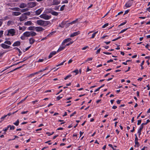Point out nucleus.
Listing matches in <instances>:
<instances>
[{
	"label": "nucleus",
	"instance_id": "f03ea898",
	"mask_svg": "<svg viewBox=\"0 0 150 150\" xmlns=\"http://www.w3.org/2000/svg\"><path fill=\"white\" fill-rule=\"evenodd\" d=\"M67 22L66 21H62L60 24L59 25V26L62 28H63L65 26H66L65 25L67 24V25H69L70 24H72V23H75V21H73L71 23H67Z\"/></svg>",
	"mask_w": 150,
	"mask_h": 150
},
{
	"label": "nucleus",
	"instance_id": "39448f33",
	"mask_svg": "<svg viewBox=\"0 0 150 150\" xmlns=\"http://www.w3.org/2000/svg\"><path fill=\"white\" fill-rule=\"evenodd\" d=\"M60 1L59 0H53L52 5H57L60 4Z\"/></svg>",
	"mask_w": 150,
	"mask_h": 150
},
{
	"label": "nucleus",
	"instance_id": "c03bdc74",
	"mask_svg": "<svg viewBox=\"0 0 150 150\" xmlns=\"http://www.w3.org/2000/svg\"><path fill=\"white\" fill-rule=\"evenodd\" d=\"M23 14L25 16H26V15L29 16L30 14V13L28 11L26 13H23Z\"/></svg>",
	"mask_w": 150,
	"mask_h": 150
},
{
	"label": "nucleus",
	"instance_id": "423d86ee",
	"mask_svg": "<svg viewBox=\"0 0 150 150\" xmlns=\"http://www.w3.org/2000/svg\"><path fill=\"white\" fill-rule=\"evenodd\" d=\"M27 17L26 16H25L23 14L20 17L19 20L20 21H22L27 18Z\"/></svg>",
	"mask_w": 150,
	"mask_h": 150
},
{
	"label": "nucleus",
	"instance_id": "69168bd1",
	"mask_svg": "<svg viewBox=\"0 0 150 150\" xmlns=\"http://www.w3.org/2000/svg\"><path fill=\"white\" fill-rule=\"evenodd\" d=\"M141 122V120H138L137 125H139Z\"/></svg>",
	"mask_w": 150,
	"mask_h": 150
},
{
	"label": "nucleus",
	"instance_id": "7ed1b4c3",
	"mask_svg": "<svg viewBox=\"0 0 150 150\" xmlns=\"http://www.w3.org/2000/svg\"><path fill=\"white\" fill-rule=\"evenodd\" d=\"M15 30L13 29H11L8 30V33L6 34V35L13 36L15 35Z\"/></svg>",
	"mask_w": 150,
	"mask_h": 150
},
{
	"label": "nucleus",
	"instance_id": "f3484780",
	"mask_svg": "<svg viewBox=\"0 0 150 150\" xmlns=\"http://www.w3.org/2000/svg\"><path fill=\"white\" fill-rule=\"evenodd\" d=\"M35 41V40L33 38H31L29 40V43L32 45L34 42Z\"/></svg>",
	"mask_w": 150,
	"mask_h": 150
},
{
	"label": "nucleus",
	"instance_id": "cd10ccee",
	"mask_svg": "<svg viewBox=\"0 0 150 150\" xmlns=\"http://www.w3.org/2000/svg\"><path fill=\"white\" fill-rule=\"evenodd\" d=\"M18 111V110H17L15 111V112H13L12 113H11V112H10V113H8V114L7 115H7V116H9L11 115H13V114H14L15 113L17 112Z\"/></svg>",
	"mask_w": 150,
	"mask_h": 150
},
{
	"label": "nucleus",
	"instance_id": "412c9836",
	"mask_svg": "<svg viewBox=\"0 0 150 150\" xmlns=\"http://www.w3.org/2000/svg\"><path fill=\"white\" fill-rule=\"evenodd\" d=\"M25 65V64H23V65L21 66L18 67H17V68H15L14 69H13V70L9 71V72H8V73H7V74L8 73H9L10 72H12L13 71H15L16 70H17V69H20L21 68H22V67H23L24 65Z\"/></svg>",
	"mask_w": 150,
	"mask_h": 150
},
{
	"label": "nucleus",
	"instance_id": "ddd939ff",
	"mask_svg": "<svg viewBox=\"0 0 150 150\" xmlns=\"http://www.w3.org/2000/svg\"><path fill=\"white\" fill-rule=\"evenodd\" d=\"M71 39L70 38H67L64 39L62 42V44H64L65 43H67L68 42H70L71 40Z\"/></svg>",
	"mask_w": 150,
	"mask_h": 150
},
{
	"label": "nucleus",
	"instance_id": "b1692460",
	"mask_svg": "<svg viewBox=\"0 0 150 150\" xmlns=\"http://www.w3.org/2000/svg\"><path fill=\"white\" fill-rule=\"evenodd\" d=\"M13 49H14L16 50H17L18 51V52H19V54H18L19 56H20L22 52L18 48V47H15L13 48Z\"/></svg>",
	"mask_w": 150,
	"mask_h": 150
},
{
	"label": "nucleus",
	"instance_id": "680f3d73",
	"mask_svg": "<svg viewBox=\"0 0 150 150\" xmlns=\"http://www.w3.org/2000/svg\"><path fill=\"white\" fill-rule=\"evenodd\" d=\"M59 6H55L54 9L55 10H58L59 9Z\"/></svg>",
	"mask_w": 150,
	"mask_h": 150
},
{
	"label": "nucleus",
	"instance_id": "9d476101",
	"mask_svg": "<svg viewBox=\"0 0 150 150\" xmlns=\"http://www.w3.org/2000/svg\"><path fill=\"white\" fill-rule=\"evenodd\" d=\"M81 23H82V21L80 18H77L76 19V26L79 25V24Z\"/></svg>",
	"mask_w": 150,
	"mask_h": 150
},
{
	"label": "nucleus",
	"instance_id": "dca6fc26",
	"mask_svg": "<svg viewBox=\"0 0 150 150\" xmlns=\"http://www.w3.org/2000/svg\"><path fill=\"white\" fill-rule=\"evenodd\" d=\"M27 6V5L26 4L22 3L20 4L19 7L21 8H23Z\"/></svg>",
	"mask_w": 150,
	"mask_h": 150
},
{
	"label": "nucleus",
	"instance_id": "4d7b16f0",
	"mask_svg": "<svg viewBox=\"0 0 150 150\" xmlns=\"http://www.w3.org/2000/svg\"><path fill=\"white\" fill-rule=\"evenodd\" d=\"M127 23V21H125L122 23H121L119 26H122V25H123Z\"/></svg>",
	"mask_w": 150,
	"mask_h": 150
},
{
	"label": "nucleus",
	"instance_id": "a878e982",
	"mask_svg": "<svg viewBox=\"0 0 150 150\" xmlns=\"http://www.w3.org/2000/svg\"><path fill=\"white\" fill-rule=\"evenodd\" d=\"M63 96V94H61L59 96L57 97V100H59L62 98Z\"/></svg>",
	"mask_w": 150,
	"mask_h": 150
},
{
	"label": "nucleus",
	"instance_id": "5fc2aeb1",
	"mask_svg": "<svg viewBox=\"0 0 150 150\" xmlns=\"http://www.w3.org/2000/svg\"><path fill=\"white\" fill-rule=\"evenodd\" d=\"M3 32L4 31L3 30L0 31V38L2 36L3 33Z\"/></svg>",
	"mask_w": 150,
	"mask_h": 150
},
{
	"label": "nucleus",
	"instance_id": "13d9d810",
	"mask_svg": "<svg viewBox=\"0 0 150 150\" xmlns=\"http://www.w3.org/2000/svg\"><path fill=\"white\" fill-rule=\"evenodd\" d=\"M74 36H75V32H74L73 33L71 34L70 35V37H73Z\"/></svg>",
	"mask_w": 150,
	"mask_h": 150
},
{
	"label": "nucleus",
	"instance_id": "052dcab7",
	"mask_svg": "<svg viewBox=\"0 0 150 150\" xmlns=\"http://www.w3.org/2000/svg\"><path fill=\"white\" fill-rule=\"evenodd\" d=\"M68 3V1L67 0H65L63 1L62 2V4L64 3Z\"/></svg>",
	"mask_w": 150,
	"mask_h": 150
},
{
	"label": "nucleus",
	"instance_id": "9b49d317",
	"mask_svg": "<svg viewBox=\"0 0 150 150\" xmlns=\"http://www.w3.org/2000/svg\"><path fill=\"white\" fill-rule=\"evenodd\" d=\"M1 46L4 49H7L9 48L10 46H9L7 45L4 43H2L1 45Z\"/></svg>",
	"mask_w": 150,
	"mask_h": 150
},
{
	"label": "nucleus",
	"instance_id": "2eb2a0df",
	"mask_svg": "<svg viewBox=\"0 0 150 150\" xmlns=\"http://www.w3.org/2000/svg\"><path fill=\"white\" fill-rule=\"evenodd\" d=\"M24 36L29 37L30 36V31H26L23 34Z\"/></svg>",
	"mask_w": 150,
	"mask_h": 150
},
{
	"label": "nucleus",
	"instance_id": "393cba45",
	"mask_svg": "<svg viewBox=\"0 0 150 150\" xmlns=\"http://www.w3.org/2000/svg\"><path fill=\"white\" fill-rule=\"evenodd\" d=\"M36 33L34 32L33 31H30V36H34L36 35Z\"/></svg>",
	"mask_w": 150,
	"mask_h": 150
},
{
	"label": "nucleus",
	"instance_id": "ea45409f",
	"mask_svg": "<svg viewBox=\"0 0 150 150\" xmlns=\"http://www.w3.org/2000/svg\"><path fill=\"white\" fill-rule=\"evenodd\" d=\"M144 60L141 63V64L140 65L141 67V69H144V67L143 66V65L144 64Z\"/></svg>",
	"mask_w": 150,
	"mask_h": 150
},
{
	"label": "nucleus",
	"instance_id": "bf43d9fd",
	"mask_svg": "<svg viewBox=\"0 0 150 150\" xmlns=\"http://www.w3.org/2000/svg\"><path fill=\"white\" fill-rule=\"evenodd\" d=\"M100 49H101V48H100L97 50V51L96 52V54H97L100 53Z\"/></svg>",
	"mask_w": 150,
	"mask_h": 150
},
{
	"label": "nucleus",
	"instance_id": "6e6d98bb",
	"mask_svg": "<svg viewBox=\"0 0 150 150\" xmlns=\"http://www.w3.org/2000/svg\"><path fill=\"white\" fill-rule=\"evenodd\" d=\"M28 112V111H23L21 112V114H26Z\"/></svg>",
	"mask_w": 150,
	"mask_h": 150
},
{
	"label": "nucleus",
	"instance_id": "c756f323",
	"mask_svg": "<svg viewBox=\"0 0 150 150\" xmlns=\"http://www.w3.org/2000/svg\"><path fill=\"white\" fill-rule=\"evenodd\" d=\"M52 11V10L51 8L47 9L46 10V12L47 13H51Z\"/></svg>",
	"mask_w": 150,
	"mask_h": 150
},
{
	"label": "nucleus",
	"instance_id": "f257e3e1",
	"mask_svg": "<svg viewBox=\"0 0 150 150\" xmlns=\"http://www.w3.org/2000/svg\"><path fill=\"white\" fill-rule=\"evenodd\" d=\"M36 23L38 25L43 26L47 25L50 23L49 21H45L41 20H38L36 21Z\"/></svg>",
	"mask_w": 150,
	"mask_h": 150
},
{
	"label": "nucleus",
	"instance_id": "6ab92c4d",
	"mask_svg": "<svg viewBox=\"0 0 150 150\" xmlns=\"http://www.w3.org/2000/svg\"><path fill=\"white\" fill-rule=\"evenodd\" d=\"M65 46H63L62 47H60L57 51V52H58L61 51H62L65 48Z\"/></svg>",
	"mask_w": 150,
	"mask_h": 150
},
{
	"label": "nucleus",
	"instance_id": "0e129e2a",
	"mask_svg": "<svg viewBox=\"0 0 150 150\" xmlns=\"http://www.w3.org/2000/svg\"><path fill=\"white\" fill-rule=\"evenodd\" d=\"M17 140L18 141V142H21L22 141L24 140V139L23 138H22L20 139H18Z\"/></svg>",
	"mask_w": 150,
	"mask_h": 150
},
{
	"label": "nucleus",
	"instance_id": "c9c22d12",
	"mask_svg": "<svg viewBox=\"0 0 150 150\" xmlns=\"http://www.w3.org/2000/svg\"><path fill=\"white\" fill-rule=\"evenodd\" d=\"M98 32V31H97V32H96L94 33L92 35V37L91 38H93L95 37L97 33Z\"/></svg>",
	"mask_w": 150,
	"mask_h": 150
},
{
	"label": "nucleus",
	"instance_id": "0eeeda50",
	"mask_svg": "<svg viewBox=\"0 0 150 150\" xmlns=\"http://www.w3.org/2000/svg\"><path fill=\"white\" fill-rule=\"evenodd\" d=\"M43 8H40L35 11L36 15H40L43 10Z\"/></svg>",
	"mask_w": 150,
	"mask_h": 150
},
{
	"label": "nucleus",
	"instance_id": "4be33fe9",
	"mask_svg": "<svg viewBox=\"0 0 150 150\" xmlns=\"http://www.w3.org/2000/svg\"><path fill=\"white\" fill-rule=\"evenodd\" d=\"M24 25H32V23L30 21H28L25 22L24 23Z\"/></svg>",
	"mask_w": 150,
	"mask_h": 150
},
{
	"label": "nucleus",
	"instance_id": "3c124183",
	"mask_svg": "<svg viewBox=\"0 0 150 150\" xmlns=\"http://www.w3.org/2000/svg\"><path fill=\"white\" fill-rule=\"evenodd\" d=\"M121 38V37L119 36L118 37H117V38H115V39H114L112 40V41H116V40H118V39Z\"/></svg>",
	"mask_w": 150,
	"mask_h": 150
},
{
	"label": "nucleus",
	"instance_id": "e2e57ef3",
	"mask_svg": "<svg viewBox=\"0 0 150 150\" xmlns=\"http://www.w3.org/2000/svg\"><path fill=\"white\" fill-rule=\"evenodd\" d=\"M103 53L104 54H111L112 53H111L109 52H103Z\"/></svg>",
	"mask_w": 150,
	"mask_h": 150
},
{
	"label": "nucleus",
	"instance_id": "4468645a",
	"mask_svg": "<svg viewBox=\"0 0 150 150\" xmlns=\"http://www.w3.org/2000/svg\"><path fill=\"white\" fill-rule=\"evenodd\" d=\"M73 73H75V70L71 72L69 75L67 76L66 77H65L64 78V79L66 80L68 78L72 76V74H73Z\"/></svg>",
	"mask_w": 150,
	"mask_h": 150
},
{
	"label": "nucleus",
	"instance_id": "6e6552de",
	"mask_svg": "<svg viewBox=\"0 0 150 150\" xmlns=\"http://www.w3.org/2000/svg\"><path fill=\"white\" fill-rule=\"evenodd\" d=\"M35 30L38 32L42 31L44 30L42 27H35Z\"/></svg>",
	"mask_w": 150,
	"mask_h": 150
},
{
	"label": "nucleus",
	"instance_id": "7c9ffc66",
	"mask_svg": "<svg viewBox=\"0 0 150 150\" xmlns=\"http://www.w3.org/2000/svg\"><path fill=\"white\" fill-rule=\"evenodd\" d=\"M35 29V28L33 26H30L28 28V30H34Z\"/></svg>",
	"mask_w": 150,
	"mask_h": 150
},
{
	"label": "nucleus",
	"instance_id": "603ef678",
	"mask_svg": "<svg viewBox=\"0 0 150 150\" xmlns=\"http://www.w3.org/2000/svg\"><path fill=\"white\" fill-rule=\"evenodd\" d=\"M143 127H142L141 125V126L140 127V128L138 130V131H139V132H141V131L142 130V129H143Z\"/></svg>",
	"mask_w": 150,
	"mask_h": 150
},
{
	"label": "nucleus",
	"instance_id": "37998d69",
	"mask_svg": "<svg viewBox=\"0 0 150 150\" xmlns=\"http://www.w3.org/2000/svg\"><path fill=\"white\" fill-rule=\"evenodd\" d=\"M10 127V130H13L15 129V127L13 125H12L11 126L10 125V126L9 127Z\"/></svg>",
	"mask_w": 150,
	"mask_h": 150
},
{
	"label": "nucleus",
	"instance_id": "473e14b6",
	"mask_svg": "<svg viewBox=\"0 0 150 150\" xmlns=\"http://www.w3.org/2000/svg\"><path fill=\"white\" fill-rule=\"evenodd\" d=\"M6 117L7 115H5L4 116L2 117L1 118V121L2 122Z\"/></svg>",
	"mask_w": 150,
	"mask_h": 150
},
{
	"label": "nucleus",
	"instance_id": "2f4dec72",
	"mask_svg": "<svg viewBox=\"0 0 150 150\" xmlns=\"http://www.w3.org/2000/svg\"><path fill=\"white\" fill-rule=\"evenodd\" d=\"M19 121L18 119L16 121V122H14L13 123V124L14 125H15L16 126H18L19 125Z\"/></svg>",
	"mask_w": 150,
	"mask_h": 150
},
{
	"label": "nucleus",
	"instance_id": "09e8293b",
	"mask_svg": "<svg viewBox=\"0 0 150 150\" xmlns=\"http://www.w3.org/2000/svg\"><path fill=\"white\" fill-rule=\"evenodd\" d=\"M8 16H6L3 19H1L2 20V21H6V20H7V19H8Z\"/></svg>",
	"mask_w": 150,
	"mask_h": 150
},
{
	"label": "nucleus",
	"instance_id": "a19ab883",
	"mask_svg": "<svg viewBox=\"0 0 150 150\" xmlns=\"http://www.w3.org/2000/svg\"><path fill=\"white\" fill-rule=\"evenodd\" d=\"M66 61V60L63 61V62H61V63L59 64H58L56 66V67H58L62 65L64 63V62Z\"/></svg>",
	"mask_w": 150,
	"mask_h": 150
},
{
	"label": "nucleus",
	"instance_id": "a18cd8bd",
	"mask_svg": "<svg viewBox=\"0 0 150 150\" xmlns=\"http://www.w3.org/2000/svg\"><path fill=\"white\" fill-rule=\"evenodd\" d=\"M65 7V5H64L63 6H62L60 8V11H62L64 9V8Z\"/></svg>",
	"mask_w": 150,
	"mask_h": 150
},
{
	"label": "nucleus",
	"instance_id": "c85d7f7f",
	"mask_svg": "<svg viewBox=\"0 0 150 150\" xmlns=\"http://www.w3.org/2000/svg\"><path fill=\"white\" fill-rule=\"evenodd\" d=\"M51 14L55 16H57L58 14V12L56 11H52V12L51 13Z\"/></svg>",
	"mask_w": 150,
	"mask_h": 150
},
{
	"label": "nucleus",
	"instance_id": "8fccbe9b",
	"mask_svg": "<svg viewBox=\"0 0 150 150\" xmlns=\"http://www.w3.org/2000/svg\"><path fill=\"white\" fill-rule=\"evenodd\" d=\"M28 59V58H27V59H25V60H23V61H22L20 62H18V63H17L16 64H14L13 65H16V64H19V63H20L23 62H24L25 61L26 59Z\"/></svg>",
	"mask_w": 150,
	"mask_h": 150
},
{
	"label": "nucleus",
	"instance_id": "f8f14e48",
	"mask_svg": "<svg viewBox=\"0 0 150 150\" xmlns=\"http://www.w3.org/2000/svg\"><path fill=\"white\" fill-rule=\"evenodd\" d=\"M57 51H53L52 52H51L49 55V57H49V58H51L52 57L53 55H55V54H56L57 53Z\"/></svg>",
	"mask_w": 150,
	"mask_h": 150
},
{
	"label": "nucleus",
	"instance_id": "864d4df0",
	"mask_svg": "<svg viewBox=\"0 0 150 150\" xmlns=\"http://www.w3.org/2000/svg\"><path fill=\"white\" fill-rule=\"evenodd\" d=\"M73 42V41H70V42L69 43H68V44H67L65 46V47L66 46H69V45L72 44V43Z\"/></svg>",
	"mask_w": 150,
	"mask_h": 150
},
{
	"label": "nucleus",
	"instance_id": "bb28decb",
	"mask_svg": "<svg viewBox=\"0 0 150 150\" xmlns=\"http://www.w3.org/2000/svg\"><path fill=\"white\" fill-rule=\"evenodd\" d=\"M132 6V4L129 2H128L125 5V6L126 7L129 8L130 7Z\"/></svg>",
	"mask_w": 150,
	"mask_h": 150
},
{
	"label": "nucleus",
	"instance_id": "5701e85b",
	"mask_svg": "<svg viewBox=\"0 0 150 150\" xmlns=\"http://www.w3.org/2000/svg\"><path fill=\"white\" fill-rule=\"evenodd\" d=\"M11 10L13 11H20L21 10V9L18 7H14V8H11Z\"/></svg>",
	"mask_w": 150,
	"mask_h": 150
},
{
	"label": "nucleus",
	"instance_id": "79ce46f5",
	"mask_svg": "<svg viewBox=\"0 0 150 150\" xmlns=\"http://www.w3.org/2000/svg\"><path fill=\"white\" fill-rule=\"evenodd\" d=\"M11 88V87H10L7 89L4 90L2 92L0 93V94L6 92L7 90H8L9 89H10Z\"/></svg>",
	"mask_w": 150,
	"mask_h": 150
},
{
	"label": "nucleus",
	"instance_id": "f704fd0d",
	"mask_svg": "<svg viewBox=\"0 0 150 150\" xmlns=\"http://www.w3.org/2000/svg\"><path fill=\"white\" fill-rule=\"evenodd\" d=\"M5 44H7L8 45H11V42L10 41H6L4 42Z\"/></svg>",
	"mask_w": 150,
	"mask_h": 150
},
{
	"label": "nucleus",
	"instance_id": "aec40b11",
	"mask_svg": "<svg viewBox=\"0 0 150 150\" xmlns=\"http://www.w3.org/2000/svg\"><path fill=\"white\" fill-rule=\"evenodd\" d=\"M21 13L18 12H13L12 15L15 16H18L20 15Z\"/></svg>",
	"mask_w": 150,
	"mask_h": 150
},
{
	"label": "nucleus",
	"instance_id": "58836bf2",
	"mask_svg": "<svg viewBox=\"0 0 150 150\" xmlns=\"http://www.w3.org/2000/svg\"><path fill=\"white\" fill-rule=\"evenodd\" d=\"M128 28H127L123 30H121V31L119 33V34L123 33V32L125 31L126 30H127Z\"/></svg>",
	"mask_w": 150,
	"mask_h": 150
},
{
	"label": "nucleus",
	"instance_id": "20e7f679",
	"mask_svg": "<svg viewBox=\"0 0 150 150\" xmlns=\"http://www.w3.org/2000/svg\"><path fill=\"white\" fill-rule=\"evenodd\" d=\"M28 5L31 8H33L36 5V2H30L28 3Z\"/></svg>",
	"mask_w": 150,
	"mask_h": 150
},
{
	"label": "nucleus",
	"instance_id": "49530a36",
	"mask_svg": "<svg viewBox=\"0 0 150 150\" xmlns=\"http://www.w3.org/2000/svg\"><path fill=\"white\" fill-rule=\"evenodd\" d=\"M108 25V23H106L104 24L102 27V28H104Z\"/></svg>",
	"mask_w": 150,
	"mask_h": 150
},
{
	"label": "nucleus",
	"instance_id": "774afa93",
	"mask_svg": "<svg viewBox=\"0 0 150 150\" xmlns=\"http://www.w3.org/2000/svg\"><path fill=\"white\" fill-rule=\"evenodd\" d=\"M44 61L43 59H39L38 61V62H41Z\"/></svg>",
	"mask_w": 150,
	"mask_h": 150
},
{
	"label": "nucleus",
	"instance_id": "e433bc0d",
	"mask_svg": "<svg viewBox=\"0 0 150 150\" xmlns=\"http://www.w3.org/2000/svg\"><path fill=\"white\" fill-rule=\"evenodd\" d=\"M10 126V125H8V126H7L6 128L4 129H3L2 130L5 132H6Z\"/></svg>",
	"mask_w": 150,
	"mask_h": 150
},
{
	"label": "nucleus",
	"instance_id": "1a4fd4ad",
	"mask_svg": "<svg viewBox=\"0 0 150 150\" xmlns=\"http://www.w3.org/2000/svg\"><path fill=\"white\" fill-rule=\"evenodd\" d=\"M21 45V42L19 41H17L15 42L13 44L12 46L13 47L15 46H19Z\"/></svg>",
	"mask_w": 150,
	"mask_h": 150
},
{
	"label": "nucleus",
	"instance_id": "4c0bfd02",
	"mask_svg": "<svg viewBox=\"0 0 150 150\" xmlns=\"http://www.w3.org/2000/svg\"><path fill=\"white\" fill-rule=\"evenodd\" d=\"M28 10V8H26L25 9H21V12H24L27 11Z\"/></svg>",
	"mask_w": 150,
	"mask_h": 150
},
{
	"label": "nucleus",
	"instance_id": "72a5a7b5",
	"mask_svg": "<svg viewBox=\"0 0 150 150\" xmlns=\"http://www.w3.org/2000/svg\"><path fill=\"white\" fill-rule=\"evenodd\" d=\"M13 21H8L7 22V25L8 26L10 25L12 23Z\"/></svg>",
	"mask_w": 150,
	"mask_h": 150
},
{
	"label": "nucleus",
	"instance_id": "a211bd4d",
	"mask_svg": "<svg viewBox=\"0 0 150 150\" xmlns=\"http://www.w3.org/2000/svg\"><path fill=\"white\" fill-rule=\"evenodd\" d=\"M51 18V16H50L46 14H44V19L45 20H49Z\"/></svg>",
	"mask_w": 150,
	"mask_h": 150
},
{
	"label": "nucleus",
	"instance_id": "de8ad7c7",
	"mask_svg": "<svg viewBox=\"0 0 150 150\" xmlns=\"http://www.w3.org/2000/svg\"><path fill=\"white\" fill-rule=\"evenodd\" d=\"M55 31H53L52 32H51L50 34H49L47 36H50L52 35L53 34L55 33Z\"/></svg>",
	"mask_w": 150,
	"mask_h": 150
},
{
	"label": "nucleus",
	"instance_id": "338daca9",
	"mask_svg": "<svg viewBox=\"0 0 150 150\" xmlns=\"http://www.w3.org/2000/svg\"><path fill=\"white\" fill-rule=\"evenodd\" d=\"M18 136H24L25 135V134H22L21 133L19 134V133H18Z\"/></svg>",
	"mask_w": 150,
	"mask_h": 150
}]
</instances>
